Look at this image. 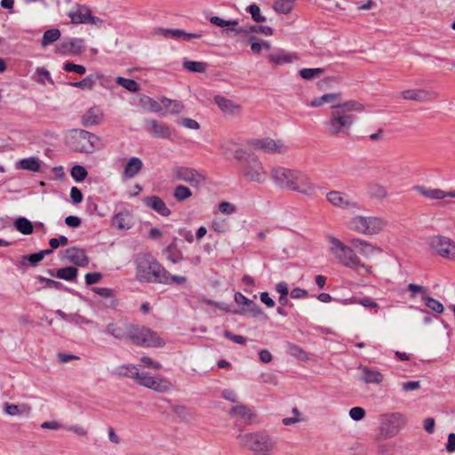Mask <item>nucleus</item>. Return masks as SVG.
<instances>
[{"mask_svg":"<svg viewBox=\"0 0 455 455\" xmlns=\"http://www.w3.org/2000/svg\"><path fill=\"white\" fill-rule=\"evenodd\" d=\"M326 240L328 250L338 263L353 270L362 268L367 274L372 273V267L364 264L356 252L365 259H370L373 255L381 252L379 247L361 238L352 239L351 245H347L341 240L331 235L326 236Z\"/></svg>","mask_w":455,"mask_h":455,"instance_id":"f257e3e1","label":"nucleus"},{"mask_svg":"<svg viewBox=\"0 0 455 455\" xmlns=\"http://www.w3.org/2000/svg\"><path fill=\"white\" fill-rule=\"evenodd\" d=\"M105 332L116 339H128L140 347H161L165 345L164 340L153 330L124 320L109 323Z\"/></svg>","mask_w":455,"mask_h":455,"instance_id":"f03ea898","label":"nucleus"},{"mask_svg":"<svg viewBox=\"0 0 455 455\" xmlns=\"http://www.w3.org/2000/svg\"><path fill=\"white\" fill-rule=\"evenodd\" d=\"M274 183L281 188L294 191L309 197L316 195L317 186L304 172L283 166H275L270 171Z\"/></svg>","mask_w":455,"mask_h":455,"instance_id":"7ed1b4c3","label":"nucleus"},{"mask_svg":"<svg viewBox=\"0 0 455 455\" xmlns=\"http://www.w3.org/2000/svg\"><path fill=\"white\" fill-rule=\"evenodd\" d=\"M343 108L332 110L323 123L326 133L331 137H347L355 124V117L350 113H361L364 105L356 100H347L342 103Z\"/></svg>","mask_w":455,"mask_h":455,"instance_id":"20e7f679","label":"nucleus"},{"mask_svg":"<svg viewBox=\"0 0 455 455\" xmlns=\"http://www.w3.org/2000/svg\"><path fill=\"white\" fill-rule=\"evenodd\" d=\"M136 278L141 283L165 282L167 270L150 253H139L135 258Z\"/></svg>","mask_w":455,"mask_h":455,"instance_id":"39448f33","label":"nucleus"},{"mask_svg":"<svg viewBox=\"0 0 455 455\" xmlns=\"http://www.w3.org/2000/svg\"><path fill=\"white\" fill-rule=\"evenodd\" d=\"M242 175L245 180L256 184H264L268 178L267 171L259 157L249 152L242 160Z\"/></svg>","mask_w":455,"mask_h":455,"instance_id":"423d86ee","label":"nucleus"},{"mask_svg":"<svg viewBox=\"0 0 455 455\" xmlns=\"http://www.w3.org/2000/svg\"><path fill=\"white\" fill-rule=\"evenodd\" d=\"M387 226V221L379 216L356 215L352 217L347 227L358 234L374 235L383 231Z\"/></svg>","mask_w":455,"mask_h":455,"instance_id":"0eeeda50","label":"nucleus"},{"mask_svg":"<svg viewBox=\"0 0 455 455\" xmlns=\"http://www.w3.org/2000/svg\"><path fill=\"white\" fill-rule=\"evenodd\" d=\"M67 144L74 151L92 153L100 143V138L85 130H73L67 136Z\"/></svg>","mask_w":455,"mask_h":455,"instance_id":"6e6552de","label":"nucleus"},{"mask_svg":"<svg viewBox=\"0 0 455 455\" xmlns=\"http://www.w3.org/2000/svg\"><path fill=\"white\" fill-rule=\"evenodd\" d=\"M237 438L242 446L254 452H269L275 448V442L263 432L239 435Z\"/></svg>","mask_w":455,"mask_h":455,"instance_id":"1a4fd4ad","label":"nucleus"},{"mask_svg":"<svg viewBox=\"0 0 455 455\" xmlns=\"http://www.w3.org/2000/svg\"><path fill=\"white\" fill-rule=\"evenodd\" d=\"M407 421V417L400 412L382 415L379 438L388 439L395 436L405 427Z\"/></svg>","mask_w":455,"mask_h":455,"instance_id":"9d476101","label":"nucleus"},{"mask_svg":"<svg viewBox=\"0 0 455 455\" xmlns=\"http://www.w3.org/2000/svg\"><path fill=\"white\" fill-rule=\"evenodd\" d=\"M172 179L188 183L193 188H199L205 182V176L195 168L188 166H174L172 170Z\"/></svg>","mask_w":455,"mask_h":455,"instance_id":"9b49d317","label":"nucleus"},{"mask_svg":"<svg viewBox=\"0 0 455 455\" xmlns=\"http://www.w3.org/2000/svg\"><path fill=\"white\" fill-rule=\"evenodd\" d=\"M430 248L440 257L455 260V242L443 235H435L429 239Z\"/></svg>","mask_w":455,"mask_h":455,"instance_id":"f8f14e48","label":"nucleus"},{"mask_svg":"<svg viewBox=\"0 0 455 455\" xmlns=\"http://www.w3.org/2000/svg\"><path fill=\"white\" fill-rule=\"evenodd\" d=\"M249 144L255 149L261 150L267 154L283 155L289 150V146L281 140H273L269 137L263 139H253Z\"/></svg>","mask_w":455,"mask_h":455,"instance_id":"ddd939ff","label":"nucleus"},{"mask_svg":"<svg viewBox=\"0 0 455 455\" xmlns=\"http://www.w3.org/2000/svg\"><path fill=\"white\" fill-rule=\"evenodd\" d=\"M139 384L144 387L156 392L164 393L172 389L171 381L161 376H152L148 372H141Z\"/></svg>","mask_w":455,"mask_h":455,"instance_id":"4468645a","label":"nucleus"},{"mask_svg":"<svg viewBox=\"0 0 455 455\" xmlns=\"http://www.w3.org/2000/svg\"><path fill=\"white\" fill-rule=\"evenodd\" d=\"M68 16L73 24L100 25L102 23V20L92 16L90 8L85 5H77L68 13Z\"/></svg>","mask_w":455,"mask_h":455,"instance_id":"2eb2a0df","label":"nucleus"},{"mask_svg":"<svg viewBox=\"0 0 455 455\" xmlns=\"http://www.w3.org/2000/svg\"><path fill=\"white\" fill-rule=\"evenodd\" d=\"M85 50L84 40L82 38H68L56 45L55 52L60 55H80Z\"/></svg>","mask_w":455,"mask_h":455,"instance_id":"dca6fc26","label":"nucleus"},{"mask_svg":"<svg viewBox=\"0 0 455 455\" xmlns=\"http://www.w3.org/2000/svg\"><path fill=\"white\" fill-rule=\"evenodd\" d=\"M328 202L335 207L346 210H358L360 205L357 202L351 199V197L340 191H330L326 195Z\"/></svg>","mask_w":455,"mask_h":455,"instance_id":"f3484780","label":"nucleus"},{"mask_svg":"<svg viewBox=\"0 0 455 455\" xmlns=\"http://www.w3.org/2000/svg\"><path fill=\"white\" fill-rule=\"evenodd\" d=\"M221 153L226 158H231L242 161L249 153L244 148L233 140H228L220 146Z\"/></svg>","mask_w":455,"mask_h":455,"instance_id":"a211bd4d","label":"nucleus"},{"mask_svg":"<svg viewBox=\"0 0 455 455\" xmlns=\"http://www.w3.org/2000/svg\"><path fill=\"white\" fill-rule=\"evenodd\" d=\"M146 127L150 134L155 137L168 139L171 137V129L164 123L155 119L146 120Z\"/></svg>","mask_w":455,"mask_h":455,"instance_id":"6ab92c4d","label":"nucleus"},{"mask_svg":"<svg viewBox=\"0 0 455 455\" xmlns=\"http://www.w3.org/2000/svg\"><path fill=\"white\" fill-rule=\"evenodd\" d=\"M133 225V218L132 213L124 210L115 214L111 219V226L118 230H128Z\"/></svg>","mask_w":455,"mask_h":455,"instance_id":"aec40b11","label":"nucleus"},{"mask_svg":"<svg viewBox=\"0 0 455 455\" xmlns=\"http://www.w3.org/2000/svg\"><path fill=\"white\" fill-rule=\"evenodd\" d=\"M415 190L422 196L431 200H443L446 197L455 198V190L445 192L440 188H427L424 186H418Z\"/></svg>","mask_w":455,"mask_h":455,"instance_id":"412c9836","label":"nucleus"},{"mask_svg":"<svg viewBox=\"0 0 455 455\" xmlns=\"http://www.w3.org/2000/svg\"><path fill=\"white\" fill-rule=\"evenodd\" d=\"M104 118L103 110L97 106H93L87 109L82 116V123L84 126L89 127L101 124Z\"/></svg>","mask_w":455,"mask_h":455,"instance_id":"4be33fe9","label":"nucleus"},{"mask_svg":"<svg viewBox=\"0 0 455 455\" xmlns=\"http://www.w3.org/2000/svg\"><path fill=\"white\" fill-rule=\"evenodd\" d=\"M65 258L73 264L79 267H86L89 263V259L85 251L81 248L71 247L65 251Z\"/></svg>","mask_w":455,"mask_h":455,"instance_id":"5701e85b","label":"nucleus"},{"mask_svg":"<svg viewBox=\"0 0 455 455\" xmlns=\"http://www.w3.org/2000/svg\"><path fill=\"white\" fill-rule=\"evenodd\" d=\"M402 96L405 100L427 101L435 100L437 93L433 91L426 90H405L402 92Z\"/></svg>","mask_w":455,"mask_h":455,"instance_id":"b1692460","label":"nucleus"},{"mask_svg":"<svg viewBox=\"0 0 455 455\" xmlns=\"http://www.w3.org/2000/svg\"><path fill=\"white\" fill-rule=\"evenodd\" d=\"M214 101L225 115L235 116L239 115L241 111V106L239 104L225 97L218 95L214 98Z\"/></svg>","mask_w":455,"mask_h":455,"instance_id":"393cba45","label":"nucleus"},{"mask_svg":"<svg viewBox=\"0 0 455 455\" xmlns=\"http://www.w3.org/2000/svg\"><path fill=\"white\" fill-rule=\"evenodd\" d=\"M361 375L359 380L365 384H380L384 377L381 372L372 370L367 366H360Z\"/></svg>","mask_w":455,"mask_h":455,"instance_id":"a878e982","label":"nucleus"},{"mask_svg":"<svg viewBox=\"0 0 455 455\" xmlns=\"http://www.w3.org/2000/svg\"><path fill=\"white\" fill-rule=\"evenodd\" d=\"M231 32H235V35H250L251 33H259L265 36H271L273 34V30L268 26H261V25H251V26H243L238 28H229Z\"/></svg>","mask_w":455,"mask_h":455,"instance_id":"bb28decb","label":"nucleus"},{"mask_svg":"<svg viewBox=\"0 0 455 455\" xmlns=\"http://www.w3.org/2000/svg\"><path fill=\"white\" fill-rule=\"evenodd\" d=\"M144 203L148 207L164 217H167L171 214V210L167 207L164 201L159 196H148L145 198Z\"/></svg>","mask_w":455,"mask_h":455,"instance_id":"cd10ccee","label":"nucleus"},{"mask_svg":"<svg viewBox=\"0 0 455 455\" xmlns=\"http://www.w3.org/2000/svg\"><path fill=\"white\" fill-rule=\"evenodd\" d=\"M366 194L371 199L379 201L385 200L388 196L387 188L377 181L370 182L367 185Z\"/></svg>","mask_w":455,"mask_h":455,"instance_id":"c85d7f7f","label":"nucleus"},{"mask_svg":"<svg viewBox=\"0 0 455 455\" xmlns=\"http://www.w3.org/2000/svg\"><path fill=\"white\" fill-rule=\"evenodd\" d=\"M143 167L142 161L136 156L131 157L124 165L123 176L125 179L134 178Z\"/></svg>","mask_w":455,"mask_h":455,"instance_id":"c756f323","label":"nucleus"},{"mask_svg":"<svg viewBox=\"0 0 455 455\" xmlns=\"http://www.w3.org/2000/svg\"><path fill=\"white\" fill-rule=\"evenodd\" d=\"M42 162L36 157H28L17 163V168L29 172H37L40 171Z\"/></svg>","mask_w":455,"mask_h":455,"instance_id":"7c9ffc66","label":"nucleus"},{"mask_svg":"<svg viewBox=\"0 0 455 455\" xmlns=\"http://www.w3.org/2000/svg\"><path fill=\"white\" fill-rule=\"evenodd\" d=\"M229 414L235 419H243L246 421H250L253 417V414L250 409L243 404H236L233 406L230 409Z\"/></svg>","mask_w":455,"mask_h":455,"instance_id":"2f4dec72","label":"nucleus"},{"mask_svg":"<svg viewBox=\"0 0 455 455\" xmlns=\"http://www.w3.org/2000/svg\"><path fill=\"white\" fill-rule=\"evenodd\" d=\"M101 76L98 73L91 74L78 82L70 83L72 87L80 88L83 90H92L95 85L97 80H99Z\"/></svg>","mask_w":455,"mask_h":455,"instance_id":"473e14b6","label":"nucleus"},{"mask_svg":"<svg viewBox=\"0 0 455 455\" xmlns=\"http://www.w3.org/2000/svg\"><path fill=\"white\" fill-rule=\"evenodd\" d=\"M117 372L119 375L135 379L138 383L140 382V376L141 375V372L139 371L137 366L133 364L121 365L117 368Z\"/></svg>","mask_w":455,"mask_h":455,"instance_id":"72a5a7b5","label":"nucleus"},{"mask_svg":"<svg viewBox=\"0 0 455 455\" xmlns=\"http://www.w3.org/2000/svg\"><path fill=\"white\" fill-rule=\"evenodd\" d=\"M163 110H166L169 114H179L183 108L184 105L178 100H169L167 98H162Z\"/></svg>","mask_w":455,"mask_h":455,"instance_id":"f704fd0d","label":"nucleus"},{"mask_svg":"<svg viewBox=\"0 0 455 455\" xmlns=\"http://www.w3.org/2000/svg\"><path fill=\"white\" fill-rule=\"evenodd\" d=\"M15 228L21 233L22 235H31L33 233V225L32 223L24 217H20L14 221Z\"/></svg>","mask_w":455,"mask_h":455,"instance_id":"c9c22d12","label":"nucleus"},{"mask_svg":"<svg viewBox=\"0 0 455 455\" xmlns=\"http://www.w3.org/2000/svg\"><path fill=\"white\" fill-rule=\"evenodd\" d=\"M175 249L176 244L172 243L164 251V254L165 255L166 259L173 264H177L184 259L182 252L180 251H174Z\"/></svg>","mask_w":455,"mask_h":455,"instance_id":"e433bc0d","label":"nucleus"},{"mask_svg":"<svg viewBox=\"0 0 455 455\" xmlns=\"http://www.w3.org/2000/svg\"><path fill=\"white\" fill-rule=\"evenodd\" d=\"M143 108L148 111L160 113L163 111L162 99L159 101L155 100L149 97H143L141 99Z\"/></svg>","mask_w":455,"mask_h":455,"instance_id":"4c0bfd02","label":"nucleus"},{"mask_svg":"<svg viewBox=\"0 0 455 455\" xmlns=\"http://www.w3.org/2000/svg\"><path fill=\"white\" fill-rule=\"evenodd\" d=\"M77 268L75 267H66L59 268L55 274L56 277L66 281H73L77 275Z\"/></svg>","mask_w":455,"mask_h":455,"instance_id":"58836bf2","label":"nucleus"},{"mask_svg":"<svg viewBox=\"0 0 455 455\" xmlns=\"http://www.w3.org/2000/svg\"><path fill=\"white\" fill-rule=\"evenodd\" d=\"M60 35H61L60 31L58 28H52V29L46 30L44 33L43 37H42V43H41L42 46L45 47V46L56 42L57 40L60 39Z\"/></svg>","mask_w":455,"mask_h":455,"instance_id":"ea45409f","label":"nucleus"},{"mask_svg":"<svg viewBox=\"0 0 455 455\" xmlns=\"http://www.w3.org/2000/svg\"><path fill=\"white\" fill-rule=\"evenodd\" d=\"M324 103L331 104V108L332 110L343 108V102H340L341 94L339 92L326 93L323 94Z\"/></svg>","mask_w":455,"mask_h":455,"instance_id":"a19ab883","label":"nucleus"},{"mask_svg":"<svg viewBox=\"0 0 455 455\" xmlns=\"http://www.w3.org/2000/svg\"><path fill=\"white\" fill-rule=\"evenodd\" d=\"M192 196V191L190 188L184 185H178L174 188L173 197L179 201H185Z\"/></svg>","mask_w":455,"mask_h":455,"instance_id":"79ce46f5","label":"nucleus"},{"mask_svg":"<svg viewBox=\"0 0 455 455\" xmlns=\"http://www.w3.org/2000/svg\"><path fill=\"white\" fill-rule=\"evenodd\" d=\"M154 36H161L164 38H172L175 40H179V28H156L153 31Z\"/></svg>","mask_w":455,"mask_h":455,"instance_id":"37998d69","label":"nucleus"},{"mask_svg":"<svg viewBox=\"0 0 455 455\" xmlns=\"http://www.w3.org/2000/svg\"><path fill=\"white\" fill-rule=\"evenodd\" d=\"M268 59L271 62L276 65H282L284 63L291 62L296 57H292L291 55L285 54L283 52H279L275 53H272L268 56Z\"/></svg>","mask_w":455,"mask_h":455,"instance_id":"c03bdc74","label":"nucleus"},{"mask_svg":"<svg viewBox=\"0 0 455 455\" xmlns=\"http://www.w3.org/2000/svg\"><path fill=\"white\" fill-rule=\"evenodd\" d=\"M422 300L425 302V305L432 311L437 314H442L443 312V306L439 300L429 297L428 295H423Z\"/></svg>","mask_w":455,"mask_h":455,"instance_id":"a18cd8bd","label":"nucleus"},{"mask_svg":"<svg viewBox=\"0 0 455 455\" xmlns=\"http://www.w3.org/2000/svg\"><path fill=\"white\" fill-rule=\"evenodd\" d=\"M183 67L190 72L204 73L207 68V64L195 60H184Z\"/></svg>","mask_w":455,"mask_h":455,"instance_id":"49530a36","label":"nucleus"},{"mask_svg":"<svg viewBox=\"0 0 455 455\" xmlns=\"http://www.w3.org/2000/svg\"><path fill=\"white\" fill-rule=\"evenodd\" d=\"M116 84L132 92H137L140 90L138 83L132 79L117 76Z\"/></svg>","mask_w":455,"mask_h":455,"instance_id":"de8ad7c7","label":"nucleus"},{"mask_svg":"<svg viewBox=\"0 0 455 455\" xmlns=\"http://www.w3.org/2000/svg\"><path fill=\"white\" fill-rule=\"evenodd\" d=\"M210 22L215 26L220 28H228L227 31H230L231 28H238L237 20H225L218 16H212L210 18Z\"/></svg>","mask_w":455,"mask_h":455,"instance_id":"09e8293b","label":"nucleus"},{"mask_svg":"<svg viewBox=\"0 0 455 455\" xmlns=\"http://www.w3.org/2000/svg\"><path fill=\"white\" fill-rule=\"evenodd\" d=\"M287 347H288L289 354L291 355L296 357L297 359H299V360H308L309 359L307 353L305 350H303L300 347H299L295 344H292V343H288Z\"/></svg>","mask_w":455,"mask_h":455,"instance_id":"8fccbe9b","label":"nucleus"},{"mask_svg":"<svg viewBox=\"0 0 455 455\" xmlns=\"http://www.w3.org/2000/svg\"><path fill=\"white\" fill-rule=\"evenodd\" d=\"M323 72L324 69L320 68H302L299 70V76L305 80H312L322 76Z\"/></svg>","mask_w":455,"mask_h":455,"instance_id":"3c124183","label":"nucleus"},{"mask_svg":"<svg viewBox=\"0 0 455 455\" xmlns=\"http://www.w3.org/2000/svg\"><path fill=\"white\" fill-rule=\"evenodd\" d=\"M274 9L275 12L287 14L293 8V1L292 0H277L274 4Z\"/></svg>","mask_w":455,"mask_h":455,"instance_id":"603ef678","label":"nucleus"},{"mask_svg":"<svg viewBox=\"0 0 455 455\" xmlns=\"http://www.w3.org/2000/svg\"><path fill=\"white\" fill-rule=\"evenodd\" d=\"M68 323H74L76 326L81 327L83 324L91 325L93 323L92 321L84 317L79 313L68 314Z\"/></svg>","mask_w":455,"mask_h":455,"instance_id":"864d4df0","label":"nucleus"},{"mask_svg":"<svg viewBox=\"0 0 455 455\" xmlns=\"http://www.w3.org/2000/svg\"><path fill=\"white\" fill-rule=\"evenodd\" d=\"M71 177L76 181V182H82L85 180L87 177V171L86 169L82 165H75L70 172Z\"/></svg>","mask_w":455,"mask_h":455,"instance_id":"5fc2aeb1","label":"nucleus"},{"mask_svg":"<svg viewBox=\"0 0 455 455\" xmlns=\"http://www.w3.org/2000/svg\"><path fill=\"white\" fill-rule=\"evenodd\" d=\"M246 11L251 13L252 20L255 22H264L266 18L261 15L259 7L253 4L246 8Z\"/></svg>","mask_w":455,"mask_h":455,"instance_id":"6e6d98bb","label":"nucleus"},{"mask_svg":"<svg viewBox=\"0 0 455 455\" xmlns=\"http://www.w3.org/2000/svg\"><path fill=\"white\" fill-rule=\"evenodd\" d=\"M63 68L67 72H75L79 75H84L86 71V68L83 65L75 64L73 62H66Z\"/></svg>","mask_w":455,"mask_h":455,"instance_id":"4d7b16f0","label":"nucleus"},{"mask_svg":"<svg viewBox=\"0 0 455 455\" xmlns=\"http://www.w3.org/2000/svg\"><path fill=\"white\" fill-rule=\"evenodd\" d=\"M140 361L143 363V365L147 368H150L155 371H159L162 369V364L159 362L154 361L149 356L144 355L140 358Z\"/></svg>","mask_w":455,"mask_h":455,"instance_id":"13d9d810","label":"nucleus"},{"mask_svg":"<svg viewBox=\"0 0 455 455\" xmlns=\"http://www.w3.org/2000/svg\"><path fill=\"white\" fill-rule=\"evenodd\" d=\"M43 260L42 254L38 252L32 253L28 256H23L21 259L22 264H26V262H28L32 266H36L40 261Z\"/></svg>","mask_w":455,"mask_h":455,"instance_id":"bf43d9fd","label":"nucleus"},{"mask_svg":"<svg viewBox=\"0 0 455 455\" xmlns=\"http://www.w3.org/2000/svg\"><path fill=\"white\" fill-rule=\"evenodd\" d=\"M235 301L237 305L243 306V308H248L250 306H253V300L248 299L240 292L235 294Z\"/></svg>","mask_w":455,"mask_h":455,"instance_id":"052dcab7","label":"nucleus"},{"mask_svg":"<svg viewBox=\"0 0 455 455\" xmlns=\"http://www.w3.org/2000/svg\"><path fill=\"white\" fill-rule=\"evenodd\" d=\"M167 276L165 277V282H161L163 284H170V283H179L182 284L187 282V277L182 275H172L167 271Z\"/></svg>","mask_w":455,"mask_h":455,"instance_id":"680f3d73","label":"nucleus"},{"mask_svg":"<svg viewBox=\"0 0 455 455\" xmlns=\"http://www.w3.org/2000/svg\"><path fill=\"white\" fill-rule=\"evenodd\" d=\"M180 124L190 130H198L200 128V124L197 121L188 117H182L180 120Z\"/></svg>","mask_w":455,"mask_h":455,"instance_id":"e2e57ef3","label":"nucleus"},{"mask_svg":"<svg viewBox=\"0 0 455 455\" xmlns=\"http://www.w3.org/2000/svg\"><path fill=\"white\" fill-rule=\"evenodd\" d=\"M349 416L352 419L359 421L365 416V411L362 407H353L349 411Z\"/></svg>","mask_w":455,"mask_h":455,"instance_id":"0e129e2a","label":"nucleus"},{"mask_svg":"<svg viewBox=\"0 0 455 455\" xmlns=\"http://www.w3.org/2000/svg\"><path fill=\"white\" fill-rule=\"evenodd\" d=\"M36 75L38 76L36 81L40 84H44V80H47L48 82H50L51 84H53L52 80V77H51V75L49 73V71H47L46 69L44 68H37L36 69Z\"/></svg>","mask_w":455,"mask_h":455,"instance_id":"69168bd1","label":"nucleus"},{"mask_svg":"<svg viewBox=\"0 0 455 455\" xmlns=\"http://www.w3.org/2000/svg\"><path fill=\"white\" fill-rule=\"evenodd\" d=\"M219 208L222 213L228 214V215L235 213L236 211V208L234 204H230L229 202H226V201L221 202L219 205Z\"/></svg>","mask_w":455,"mask_h":455,"instance_id":"338daca9","label":"nucleus"},{"mask_svg":"<svg viewBox=\"0 0 455 455\" xmlns=\"http://www.w3.org/2000/svg\"><path fill=\"white\" fill-rule=\"evenodd\" d=\"M102 278V275L100 273L93 272V273H87L85 275V283L88 285L97 283L100 281Z\"/></svg>","mask_w":455,"mask_h":455,"instance_id":"774afa93","label":"nucleus"}]
</instances>
